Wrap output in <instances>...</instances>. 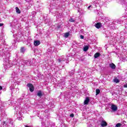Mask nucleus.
<instances>
[{"label":"nucleus","mask_w":127,"mask_h":127,"mask_svg":"<svg viewBox=\"0 0 127 127\" xmlns=\"http://www.w3.org/2000/svg\"><path fill=\"white\" fill-rule=\"evenodd\" d=\"M0 57H3V65L5 69L10 68L13 65H17V66H21L22 63L20 59H14L13 61H9V57H10V53L7 51L6 49H3L2 51H0Z\"/></svg>","instance_id":"obj_1"},{"label":"nucleus","mask_w":127,"mask_h":127,"mask_svg":"<svg viewBox=\"0 0 127 127\" xmlns=\"http://www.w3.org/2000/svg\"><path fill=\"white\" fill-rule=\"evenodd\" d=\"M104 2L101 0H96L90 3V5L87 7L88 10H93L95 8H100V6L104 5Z\"/></svg>","instance_id":"obj_2"},{"label":"nucleus","mask_w":127,"mask_h":127,"mask_svg":"<svg viewBox=\"0 0 127 127\" xmlns=\"http://www.w3.org/2000/svg\"><path fill=\"white\" fill-rule=\"evenodd\" d=\"M59 5L58 4H53L51 5L50 11L51 12H52L53 13H56V9L58 8ZM57 18H60L61 17H62V13H57Z\"/></svg>","instance_id":"obj_3"},{"label":"nucleus","mask_w":127,"mask_h":127,"mask_svg":"<svg viewBox=\"0 0 127 127\" xmlns=\"http://www.w3.org/2000/svg\"><path fill=\"white\" fill-rule=\"evenodd\" d=\"M22 64L21 65H22V63H24V64H25V65H28V66H30V65H33L34 64V60H33L32 61L30 60H26V61H21Z\"/></svg>","instance_id":"obj_4"},{"label":"nucleus","mask_w":127,"mask_h":127,"mask_svg":"<svg viewBox=\"0 0 127 127\" xmlns=\"http://www.w3.org/2000/svg\"><path fill=\"white\" fill-rule=\"evenodd\" d=\"M61 84L63 88H64V87H66L67 86H71V87L73 86L72 85V84H73L72 83V80L69 81L68 84V83L65 82V81H63L61 83Z\"/></svg>","instance_id":"obj_5"},{"label":"nucleus","mask_w":127,"mask_h":127,"mask_svg":"<svg viewBox=\"0 0 127 127\" xmlns=\"http://www.w3.org/2000/svg\"><path fill=\"white\" fill-rule=\"evenodd\" d=\"M20 108H19V110L16 111V115L17 117V119L19 121H22V116H21V112H20Z\"/></svg>","instance_id":"obj_6"},{"label":"nucleus","mask_w":127,"mask_h":127,"mask_svg":"<svg viewBox=\"0 0 127 127\" xmlns=\"http://www.w3.org/2000/svg\"><path fill=\"white\" fill-rule=\"evenodd\" d=\"M5 126L7 127H14V125H13V122H12V120L9 119L7 121L6 124Z\"/></svg>","instance_id":"obj_7"},{"label":"nucleus","mask_w":127,"mask_h":127,"mask_svg":"<svg viewBox=\"0 0 127 127\" xmlns=\"http://www.w3.org/2000/svg\"><path fill=\"white\" fill-rule=\"evenodd\" d=\"M110 109L111 110V112H113L114 113L118 111V107L114 104H112Z\"/></svg>","instance_id":"obj_8"},{"label":"nucleus","mask_w":127,"mask_h":127,"mask_svg":"<svg viewBox=\"0 0 127 127\" xmlns=\"http://www.w3.org/2000/svg\"><path fill=\"white\" fill-rule=\"evenodd\" d=\"M27 87L29 88V90L30 92H32L33 91H34V86H33V85L31 83H28L27 85Z\"/></svg>","instance_id":"obj_9"},{"label":"nucleus","mask_w":127,"mask_h":127,"mask_svg":"<svg viewBox=\"0 0 127 127\" xmlns=\"http://www.w3.org/2000/svg\"><path fill=\"white\" fill-rule=\"evenodd\" d=\"M22 37H21V35L17 34L16 35V41H17L18 42L22 40Z\"/></svg>","instance_id":"obj_10"},{"label":"nucleus","mask_w":127,"mask_h":127,"mask_svg":"<svg viewBox=\"0 0 127 127\" xmlns=\"http://www.w3.org/2000/svg\"><path fill=\"white\" fill-rule=\"evenodd\" d=\"M100 125L101 127H105L108 126V123H107L105 120H102L101 122H100Z\"/></svg>","instance_id":"obj_11"},{"label":"nucleus","mask_w":127,"mask_h":127,"mask_svg":"<svg viewBox=\"0 0 127 127\" xmlns=\"http://www.w3.org/2000/svg\"><path fill=\"white\" fill-rule=\"evenodd\" d=\"M44 22L46 24H47V25H49V26L51 25L52 23V21L48 19H46V20H45Z\"/></svg>","instance_id":"obj_12"},{"label":"nucleus","mask_w":127,"mask_h":127,"mask_svg":"<svg viewBox=\"0 0 127 127\" xmlns=\"http://www.w3.org/2000/svg\"><path fill=\"white\" fill-rule=\"evenodd\" d=\"M65 60L66 59L64 58V56H63L58 59V62H59V63H60L61 62H64V61H65Z\"/></svg>","instance_id":"obj_13"},{"label":"nucleus","mask_w":127,"mask_h":127,"mask_svg":"<svg viewBox=\"0 0 127 127\" xmlns=\"http://www.w3.org/2000/svg\"><path fill=\"white\" fill-rule=\"evenodd\" d=\"M10 89L12 92V93H14V91H16L18 93H19V88H14L12 86L10 87Z\"/></svg>","instance_id":"obj_14"},{"label":"nucleus","mask_w":127,"mask_h":127,"mask_svg":"<svg viewBox=\"0 0 127 127\" xmlns=\"http://www.w3.org/2000/svg\"><path fill=\"white\" fill-rule=\"evenodd\" d=\"M17 24V20H14L10 23V26H15Z\"/></svg>","instance_id":"obj_15"},{"label":"nucleus","mask_w":127,"mask_h":127,"mask_svg":"<svg viewBox=\"0 0 127 127\" xmlns=\"http://www.w3.org/2000/svg\"><path fill=\"white\" fill-rule=\"evenodd\" d=\"M120 0L123 3L122 4H123V7H125V8H126L125 9H126V10H127V4L125 3V0Z\"/></svg>","instance_id":"obj_16"},{"label":"nucleus","mask_w":127,"mask_h":127,"mask_svg":"<svg viewBox=\"0 0 127 127\" xmlns=\"http://www.w3.org/2000/svg\"><path fill=\"white\" fill-rule=\"evenodd\" d=\"M109 67H110V68H111V69H113V70H115V69H116V65L113 63L110 64H109Z\"/></svg>","instance_id":"obj_17"},{"label":"nucleus","mask_w":127,"mask_h":127,"mask_svg":"<svg viewBox=\"0 0 127 127\" xmlns=\"http://www.w3.org/2000/svg\"><path fill=\"white\" fill-rule=\"evenodd\" d=\"M89 102H90V99L88 97H86L84 102V105H88Z\"/></svg>","instance_id":"obj_18"},{"label":"nucleus","mask_w":127,"mask_h":127,"mask_svg":"<svg viewBox=\"0 0 127 127\" xmlns=\"http://www.w3.org/2000/svg\"><path fill=\"white\" fill-rule=\"evenodd\" d=\"M102 25V24L101 23H97L95 24V26L96 27V28H101V26Z\"/></svg>","instance_id":"obj_19"},{"label":"nucleus","mask_w":127,"mask_h":127,"mask_svg":"<svg viewBox=\"0 0 127 127\" xmlns=\"http://www.w3.org/2000/svg\"><path fill=\"white\" fill-rule=\"evenodd\" d=\"M34 44L35 46H38V45L40 44V41H39V40L35 41L34 42Z\"/></svg>","instance_id":"obj_20"},{"label":"nucleus","mask_w":127,"mask_h":127,"mask_svg":"<svg viewBox=\"0 0 127 127\" xmlns=\"http://www.w3.org/2000/svg\"><path fill=\"white\" fill-rule=\"evenodd\" d=\"M24 52H25V48L24 47H21L20 50V53L24 54Z\"/></svg>","instance_id":"obj_21"},{"label":"nucleus","mask_w":127,"mask_h":127,"mask_svg":"<svg viewBox=\"0 0 127 127\" xmlns=\"http://www.w3.org/2000/svg\"><path fill=\"white\" fill-rule=\"evenodd\" d=\"M101 54L99 53H96L95 55H94V58L97 59L99 57H100Z\"/></svg>","instance_id":"obj_22"},{"label":"nucleus","mask_w":127,"mask_h":127,"mask_svg":"<svg viewBox=\"0 0 127 127\" xmlns=\"http://www.w3.org/2000/svg\"><path fill=\"white\" fill-rule=\"evenodd\" d=\"M37 96H38L39 97H40V98H41L42 96V92L41 90H39L38 93H37Z\"/></svg>","instance_id":"obj_23"},{"label":"nucleus","mask_w":127,"mask_h":127,"mask_svg":"<svg viewBox=\"0 0 127 127\" xmlns=\"http://www.w3.org/2000/svg\"><path fill=\"white\" fill-rule=\"evenodd\" d=\"M88 49H89V47L86 46L83 48V51L86 52V51H88Z\"/></svg>","instance_id":"obj_24"},{"label":"nucleus","mask_w":127,"mask_h":127,"mask_svg":"<svg viewBox=\"0 0 127 127\" xmlns=\"http://www.w3.org/2000/svg\"><path fill=\"white\" fill-rule=\"evenodd\" d=\"M0 115L2 117H5L6 116V114H5V112L3 111V112L2 111L0 113Z\"/></svg>","instance_id":"obj_25"},{"label":"nucleus","mask_w":127,"mask_h":127,"mask_svg":"<svg viewBox=\"0 0 127 127\" xmlns=\"http://www.w3.org/2000/svg\"><path fill=\"white\" fill-rule=\"evenodd\" d=\"M15 9L16 12H17V13H20V10H19V8H18V7H16Z\"/></svg>","instance_id":"obj_26"},{"label":"nucleus","mask_w":127,"mask_h":127,"mask_svg":"<svg viewBox=\"0 0 127 127\" xmlns=\"http://www.w3.org/2000/svg\"><path fill=\"white\" fill-rule=\"evenodd\" d=\"M100 92H101V91L100 90V89H96V95H99V94H100Z\"/></svg>","instance_id":"obj_27"},{"label":"nucleus","mask_w":127,"mask_h":127,"mask_svg":"<svg viewBox=\"0 0 127 127\" xmlns=\"http://www.w3.org/2000/svg\"><path fill=\"white\" fill-rule=\"evenodd\" d=\"M11 79H12V80H13L14 79H15V76H14V72H13L12 73Z\"/></svg>","instance_id":"obj_28"},{"label":"nucleus","mask_w":127,"mask_h":127,"mask_svg":"<svg viewBox=\"0 0 127 127\" xmlns=\"http://www.w3.org/2000/svg\"><path fill=\"white\" fill-rule=\"evenodd\" d=\"M114 82L115 83H120V80L118 78L114 79Z\"/></svg>","instance_id":"obj_29"},{"label":"nucleus","mask_w":127,"mask_h":127,"mask_svg":"<svg viewBox=\"0 0 127 127\" xmlns=\"http://www.w3.org/2000/svg\"><path fill=\"white\" fill-rule=\"evenodd\" d=\"M19 52H18V53L16 55L15 57L16 58L15 59H18V56H19Z\"/></svg>","instance_id":"obj_30"},{"label":"nucleus","mask_w":127,"mask_h":127,"mask_svg":"<svg viewBox=\"0 0 127 127\" xmlns=\"http://www.w3.org/2000/svg\"><path fill=\"white\" fill-rule=\"evenodd\" d=\"M69 21L70 22H74L75 21V19H73V18H71Z\"/></svg>","instance_id":"obj_31"},{"label":"nucleus","mask_w":127,"mask_h":127,"mask_svg":"<svg viewBox=\"0 0 127 127\" xmlns=\"http://www.w3.org/2000/svg\"><path fill=\"white\" fill-rule=\"evenodd\" d=\"M32 14L33 15L32 17H34V16H35V14H36V12L35 11H33L32 12Z\"/></svg>","instance_id":"obj_32"},{"label":"nucleus","mask_w":127,"mask_h":127,"mask_svg":"<svg viewBox=\"0 0 127 127\" xmlns=\"http://www.w3.org/2000/svg\"><path fill=\"white\" fill-rule=\"evenodd\" d=\"M69 33H66L65 34H64V37L67 38L68 37V36H69Z\"/></svg>","instance_id":"obj_33"},{"label":"nucleus","mask_w":127,"mask_h":127,"mask_svg":"<svg viewBox=\"0 0 127 127\" xmlns=\"http://www.w3.org/2000/svg\"><path fill=\"white\" fill-rule=\"evenodd\" d=\"M73 75H74V70H71L70 72V75L73 76Z\"/></svg>","instance_id":"obj_34"},{"label":"nucleus","mask_w":127,"mask_h":127,"mask_svg":"<svg viewBox=\"0 0 127 127\" xmlns=\"http://www.w3.org/2000/svg\"><path fill=\"white\" fill-rule=\"evenodd\" d=\"M121 126H122V124L121 123H118L116 125V127H121Z\"/></svg>","instance_id":"obj_35"},{"label":"nucleus","mask_w":127,"mask_h":127,"mask_svg":"<svg viewBox=\"0 0 127 127\" xmlns=\"http://www.w3.org/2000/svg\"><path fill=\"white\" fill-rule=\"evenodd\" d=\"M22 101V99H19L18 100V102H19V103H21Z\"/></svg>","instance_id":"obj_36"},{"label":"nucleus","mask_w":127,"mask_h":127,"mask_svg":"<svg viewBox=\"0 0 127 127\" xmlns=\"http://www.w3.org/2000/svg\"><path fill=\"white\" fill-rule=\"evenodd\" d=\"M53 0V3H55V2H56V1H58V0Z\"/></svg>","instance_id":"obj_37"},{"label":"nucleus","mask_w":127,"mask_h":127,"mask_svg":"<svg viewBox=\"0 0 127 127\" xmlns=\"http://www.w3.org/2000/svg\"><path fill=\"white\" fill-rule=\"evenodd\" d=\"M70 117H71V118H74V114H71L70 115Z\"/></svg>","instance_id":"obj_38"},{"label":"nucleus","mask_w":127,"mask_h":127,"mask_svg":"<svg viewBox=\"0 0 127 127\" xmlns=\"http://www.w3.org/2000/svg\"><path fill=\"white\" fill-rule=\"evenodd\" d=\"M79 4H81V3H79V2H76V5H77V6H79Z\"/></svg>","instance_id":"obj_39"},{"label":"nucleus","mask_w":127,"mask_h":127,"mask_svg":"<svg viewBox=\"0 0 127 127\" xmlns=\"http://www.w3.org/2000/svg\"><path fill=\"white\" fill-rule=\"evenodd\" d=\"M80 38H81V39H84V36L80 35Z\"/></svg>","instance_id":"obj_40"},{"label":"nucleus","mask_w":127,"mask_h":127,"mask_svg":"<svg viewBox=\"0 0 127 127\" xmlns=\"http://www.w3.org/2000/svg\"><path fill=\"white\" fill-rule=\"evenodd\" d=\"M57 28H60L61 27V26L59 25H57Z\"/></svg>","instance_id":"obj_41"},{"label":"nucleus","mask_w":127,"mask_h":127,"mask_svg":"<svg viewBox=\"0 0 127 127\" xmlns=\"http://www.w3.org/2000/svg\"><path fill=\"white\" fill-rule=\"evenodd\" d=\"M2 25H3V23H0V27L2 26Z\"/></svg>","instance_id":"obj_42"},{"label":"nucleus","mask_w":127,"mask_h":127,"mask_svg":"<svg viewBox=\"0 0 127 127\" xmlns=\"http://www.w3.org/2000/svg\"><path fill=\"white\" fill-rule=\"evenodd\" d=\"M124 88H127V84L124 85Z\"/></svg>","instance_id":"obj_43"},{"label":"nucleus","mask_w":127,"mask_h":127,"mask_svg":"<svg viewBox=\"0 0 127 127\" xmlns=\"http://www.w3.org/2000/svg\"><path fill=\"white\" fill-rule=\"evenodd\" d=\"M1 90H2V87H1V86H0V91Z\"/></svg>","instance_id":"obj_44"},{"label":"nucleus","mask_w":127,"mask_h":127,"mask_svg":"<svg viewBox=\"0 0 127 127\" xmlns=\"http://www.w3.org/2000/svg\"><path fill=\"white\" fill-rule=\"evenodd\" d=\"M15 110H18V107H15Z\"/></svg>","instance_id":"obj_45"},{"label":"nucleus","mask_w":127,"mask_h":127,"mask_svg":"<svg viewBox=\"0 0 127 127\" xmlns=\"http://www.w3.org/2000/svg\"><path fill=\"white\" fill-rule=\"evenodd\" d=\"M15 43H16V41H14V42L13 43V44H15Z\"/></svg>","instance_id":"obj_46"},{"label":"nucleus","mask_w":127,"mask_h":127,"mask_svg":"<svg viewBox=\"0 0 127 127\" xmlns=\"http://www.w3.org/2000/svg\"><path fill=\"white\" fill-rule=\"evenodd\" d=\"M25 127H31V126H25Z\"/></svg>","instance_id":"obj_47"},{"label":"nucleus","mask_w":127,"mask_h":127,"mask_svg":"<svg viewBox=\"0 0 127 127\" xmlns=\"http://www.w3.org/2000/svg\"><path fill=\"white\" fill-rule=\"evenodd\" d=\"M14 84H15V85L16 84V82H14Z\"/></svg>","instance_id":"obj_48"},{"label":"nucleus","mask_w":127,"mask_h":127,"mask_svg":"<svg viewBox=\"0 0 127 127\" xmlns=\"http://www.w3.org/2000/svg\"><path fill=\"white\" fill-rule=\"evenodd\" d=\"M35 9H36V7H35Z\"/></svg>","instance_id":"obj_49"},{"label":"nucleus","mask_w":127,"mask_h":127,"mask_svg":"<svg viewBox=\"0 0 127 127\" xmlns=\"http://www.w3.org/2000/svg\"><path fill=\"white\" fill-rule=\"evenodd\" d=\"M0 47H1V46H0Z\"/></svg>","instance_id":"obj_50"},{"label":"nucleus","mask_w":127,"mask_h":127,"mask_svg":"<svg viewBox=\"0 0 127 127\" xmlns=\"http://www.w3.org/2000/svg\"><path fill=\"white\" fill-rule=\"evenodd\" d=\"M97 15H99V13H98Z\"/></svg>","instance_id":"obj_51"}]
</instances>
